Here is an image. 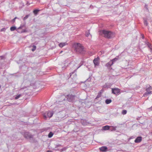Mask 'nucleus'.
I'll return each mask as SVG.
<instances>
[{"label":"nucleus","mask_w":152,"mask_h":152,"mask_svg":"<svg viewBox=\"0 0 152 152\" xmlns=\"http://www.w3.org/2000/svg\"><path fill=\"white\" fill-rule=\"evenodd\" d=\"M99 58L98 57L95 58L93 60V62L95 65V66H98L99 64Z\"/></svg>","instance_id":"obj_6"},{"label":"nucleus","mask_w":152,"mask_h":152,"mask_svg":"<svg viewBox=\"0 0 152 152\" xmlns=\"http://www.w3.org/2000/svg\"><path fill=\"white\" fill-rule=\"evenodd\" d=\"M108 148L105 146H102L99 148V150L102 152H105L107 151Z\"/></svg>","instance_id":"obj_8"},{"label":"nucleus","mask_w":152,"mask_h":152,"mask_svg":"<svg viewBox=\"0 0 152 152\" xmlns=\"http://www.w3.org/2000/svg\"><path fill=\"white\" fill-rule=\"evenodd\" d=\"M104 35L105 37L109 38L110 37L112 33L110 31H107L103 30L101 31Z\"/></svg>","instance_id":"obj_3"},{"label":"nucleus","mask_w":152,"mask_h":152,"mask_svg":"<svg viewBox=\"0 0 152 152\" xmlns=\"http://www.w3.org/2000/svg\"><path fill=\"white\" fill-rule=\"evenodd\" d=\"M89 34H90L89 33L86 34V36L87 37H88L89 35Z\"/></svg>","instance_id":"obj_31"},{"label":"nucleus","mask_w":152,"mask_h":152,"mask_svg":"<svg viewBox=\"0 0 152 152\" xmlns=\"http://www.w3.org/2000/svg\"><path fill=\"white\" fill-rule=\"evenodd\" d=\"M53 134L52 132H50L49 133V134L48 135V137H49V138L53 136Z\"/></svg>","instance_id":"obj_14"},{"label":"nucleus","mask_w":152,"mask_h":152,"mask_svg":"<svg viewBox=\"0 0 152 152\" xmlns=\"http://www.w3.org/2000/svg\"><path fill=\"white\" fill-rule=\"evenodd\" d=\"M61 145L60 144H58V145H56V146L55 148H56L60 146Z\"/></svg>","instance_id":"obj_27"},{"label":"nucleus","mask_w":152,"mask_h":152,"mask_svg":"<svg viewBox=\"0 0 152 152\" xmlns=\"http://www.w3.org/2000/svg\"><path fill=\"white\" fill-rule=\"evenodd\" d=\"M146 92L145 93V94H151L152 91V87L150 86L146 89Z\"/></svg>","instance_id":"obj_7"},{"label":"nucleus","mask_w":152,"mask_h":152,"mask_svg":"<svg viewBox=\"0 0 152 152\" xmlns=\"http://www.w3.org/2000/svg\"><path fill=\"white\" fill-rule=\"evenodd\" d=\"M73 46L77 52L81 53H84V48L81 44L75 43L73 44Z\"/></svg>","instance_id":"obj_1"},{"label":"nucleus","mask_w":152,"mask_h":152,"mask_svg":"<svg viewBox=\"0 0 152 152\" xmlns=\"http://www.w3.org/2000/svg\"><path fill=\"white\" fill-rule=\"evenodd\" d=\"M115 130V128H114V129H113V130Z\"/></svg>","instance_id":"obj_40"},{"label":"nucleus","mask_w":152,"mask_h":152,"mask_svg":"<svg viewBox=\"0 0 152 152\" xmlns=\"http://www.w3.org/2000/svg\"><path fill=\"white\" fill-rule=\"evenodd\" d=\"M83 125H85V124H83Z\"/></svg>","instance_id":"obj_42"},{"label":"nucleus","mask_w":152,"mask_h":152,"mask_svg":"<svg viewBox=\"0 0 152 152\" xmlns=\"http://www.w3.org/2000/svg\"><path fill=\"white\" fill-rule=\"evenodd\" d=\"M66 148H64L62 149H61V151H65L66 150Z\"/></svg>","instance_id":"obj_26"},{"label":"nucleus","mask_w":152,"mask_h":152,"mask_svg":"<svg viewBox=\"0 0 152 152\" xmlns=\"http://www.w3.org/2000/svg\"><path fill=\"white\" fill-rule=\"evenodd\" d=\"M140 117H138L137 118V120H139L140 119Z\"/></svg>","instance_id":"obj_32"},{"label":"nucleus","mask_w":152,"mask_h":152,"mask_svg":"<svg viewBox=\"0 0 152 152\" xmlns=\"http://www.w3.org/2000/svg\"><path fill=\"white\" fill-rule=\"evenodd\" d=\"M64 115H62V116H61V117H64Z\"/></svg>","instance_id":"obj_37"},{"label":"nucleus","mask_w":152,"mask_h":152,"mask_svg":"<svg viewBox=\"0 0 152 152\" xmlns=\"http://www.w3.org/2000/svg\"><path fill=\"white\" fill-rule=\"evenodd\" d=\"M43 118L44 119H46L47 118L46 116L45 115H43Z\"/></svg>","instance_id":"obj_29"},{"label":"nucleus","mask_w":152,"mask_h":152,"mask_svg":"<svg viewBox=\"0 0 152 152\" xmlns=\"http://www.w3.org/2000/svg\"><path fill=\"white\" fill-rule=\"evenodd\" d=\"M118 60V58H113V59L111 60L110 61H112L113 62V64L114 62H115V61H117Z\"/></svg>","instance_id":"obj_17"},{"label":"nucleus","mask_w":152,"mask_h":152,"mask_svg":"<svg viewBox=\"0 0 152 152\" xmlns=\"http://www.w3.org/2000/svg\"><path fill=\"white\" fill-rule=\"evenodd\" d=\"M75 96L72 94H69L67 96V98L69 102H72L74 101Z\"/></svg>","instance_id":"obj_4"},{"label":"nucleus","mask_w":152,"mask_h":152,"mask_svg":"<svg viewBox=\"0 0 152 152\" xmlns=\"http://www.w3.org/2000/svg\"><path fill=\"white\" fill-rule=\"evenodd\" d=\"M67 45V44L66 42H63V43L62 42V43H60L59 44V46L60 47L62 48L63 47L66 45Z\"/></svg>","instance_id":"obj_13"},{"label":"nucleus","mask_w":152,"mask_h":152,"mask_svg":"<svg viewBox=\"0 0 152 152\" xmlns=\"http://www.w3.org/2000/svg\"><path fill=\"white\" fill-rule=\"evenodd\" d=\"M55 108H58V106H56Z\"/></svg>","instance_id":"obj_36"},{"label":"nucleus","mask_w":152,"mask_h":152,"mask_svg":"<svg viewBox=\"0 0 152 152\" xmlns=\"http://www.w3.org/2000/svg\"><path fill=\"white\" fill-rule=\"evenodd\" d=\"M148 45L149 47L151 49V45L150 44H148Z\"/></svg>","instance_id":"obj_30"},{"label":"nucleus","mask_w":152,"mask_h":152,"mask_svg":"<svg viewBox=\"0 0 152 152\" xmlns=\"http://www.w3.org/2000/svg\"><path fill=\"white\" fill-rule=\"evenodd\" d=\"M16 29V28L15 26H12L10 28V30L11 31L15 30Z\"/></svg>","instance_id":"obj_16"},{"label":"nucleus","mask_w":152,"mask_h":152,"mask_svg":"<svg viewBox=\"0 0 152 152\" xmlns=\"http://www.w3.org/2000/svg\"><path fill=\"white\" fill-rule=\"evenodd\" d=\"M4 30H5V28H2L1 29V31H4Z\"/></svg>","instance_id":"obj_33"},{"label":"nucleus","mask_w":152,"mask_h":152,"mask_svg":"<svg viewBox=\"0 0 152 152\" xmlns=\"http://www.w3.org/2000/svg\"><path fill=\"white\" fill-rule=\"evenodd\" d=\"M20 96V95H18L15 97V99H18Z\"/></svg>","instance_id":"obj_23"},{"label":"nucleus","mask_w":152,"mask_h":152,"mask_svg":"<svg viewBox=\"0 0 152 152\" xmlns=\"http://www.w3.org/2000/svg\"><path fill=\"white\" fill-rule=\"evenodd\" d=\"M34 136L33 135H32L28 132H25L23 134L24 137L26 139H29L30 142L34 141Z\"/></svg>","instance_id":"obj_2"},{"label":"nucleus","mask_w":152,"mask_h":152,"mask_svg":"<svg viewBox=\"0 0 152 152\" xmlns=\"http://www.w3.org/2000/svg\"><path fill=\"white\" fill-rule=\"evenodd\" d=\"M126 113L127 111L126 110H124L121 112V113L123 115H125L126 114Z\"/></svg>","instance_id":"obj_21"},{"label":"nucleus","mask_w":152,"mask_h":152,"mask_svg":"<svg viewBox=\"0 0 152 152\" xmlns=\"http://www.w3.org/2000/svg\"><path fill=\"white\" fill-rule=\"evenodd\" d=\"M111 102V100L110 99H107L106 100L105 102L107 104H109Z\"/></svg>","instance_id":"obj_15"},{"label":"nucleus","mask_w":152,"mask_h":152,"mask_svg":"<svg viewBox=\"0 0 152 152\" xmlns=\"http://www.w3.org/2000/svg\"><path fill=\"white\" fill-rule=\"evenodd\" d=\"M61 113H62V112L61 113H60V114H61Z\"/></svg>","instance_id":"obj_41"},{"label":"nucleus","mask_w":152,"mask_h":152,"mask_svg":"<svg viewBox=\"0 0 152 152\" xmlns=\"http://www.w3.org/2000/svg\"><path fill=\"white\" fill-rule=\"evenodd\" d=\"M148 110H150L151 111H152V106L148 108Z\"/></svg>","instance_id":"obj_28"},{"label":"nucleus","mask_w":152,"mask_h":152,"mask_svg":"<svg viewBox=\"0 0 152 152\" xmlns=\"http://www.w3.org/2000/svg\"><path fill=\"white\" fill-rule=\"evenodd\" d=\"M54 113L53 111H49L47 113V116L49 118L51 117Z\"/></svg>","instance_id":"obj_10"},{"label":"nucleus","mask_w":152,"mask_h":152,"mask_svg":"<svg viewBox=\"0 0 152 152\" xmlns=\"http://www.w3.org/2000/svg\"><path fill=\"white\" fill-rule=\"evenodd\" d=\"M28 15H26L25 17H24L23 18V20H25L28 17Z\"/></svg>","instance_id":"obj_25"},{"label":"nucleus","mask_w":152,"mask_h":152,"mask_svg":"<svg viewBox=\"0 0 152 152\" xmlns=\"http://www.w3.org/2000/svg\"><path fill=\"white\" fill-rule=\"evenodd\" d=\"M110 127V126L106 125L102 127V129L104 130H108L109 129Z\"/></svg>","instance_id":"obj_12"},{"label":"nucleus","mask_w":152,"mask_h":152,"mask_svg":"<svg viewBox=\"0 0 152 152\" xmlns=\"http://www.w3.org/2000/svg\"><path fill=\"white\" fill-rule=\"evenodd\" d=\"M62 98V99H61L60 100H59L60 101V100H61V101H62L63 100H64L65 99V96H64V95H62L61 96V97H60V98ZM59 99H60V98H59Z\"/></svg>","instance_id":"obj_20"},{"label":"nucleus","mask_w":152,"mask_h":152,"mask_svg":"<svg viewBox=\"0 0 152 152\" xmlns=\"http://www.w3.org/2000/svg\"><path fill=\"white\" fill-rule=\"evenodd\" d=\"M142 137L139 136L137 137L134 140L135 143H139L141 142Z\"/></svg>","instance_id":"obj_9"},{"label":"nucleus","mask_w":152,"mask_h":152,"mask_svg":"<svg viewBox=\"0 0 152 152\" xmlns=\"http://www.w3.org/2000/svg\"><path fill=\"white\" fill-rule=\"evenodd\" d=\"M32 47H33V48L31 49V50L32 51L34 52L36 49V46L34 45L32 46Z\"/></svg>","instance_id":"obj_19"},{"label":"nucleus","mask_w":152,"mask_h":152,"mask_svg":"<svg viewBox=\"0 0 152 152\" xmlns=\"http://www.w3.org/2000/svg\"><path fill=\"white\" fill-rule=\"evenodd\" d=\"M113 64V62L110 61L109 62L106 64V66L108 68H110Z\"/></svg>","instance_id":"obj_11"},{"label":"nucleus","mask_w":152,"mask_h":152,"mask_svg":"<svg viewBox=\"0 0 152 152\" xmlns=\"http://www.w3.org/2000/svg\"><path fill=\"white\" fill-rule=\"evenodd\" d=\"M101 96V92H100V93H99L98 94L97 96L95 98V99H97V98H99Z\"/></svg>","instance_id":"obj_22"},{"label":"nucleus","mask_w":152,"mask_h":152,"mask_svg":"<svg viewBox=\"0 0 152 152\" xmlns=\"http://www.w3.org/2000/svg\"><path fill=\"white\" fill-rule=\"evenodd\" d=\"M39 11V10H34L33 13L35 15H36L38 13V12Z\"/></svg>","instance_id":"obj_18"},{"label":"nucleus","mask_w":152,"mask_h":152,"mask_svg":"<svg viewBox=\"0 0 152 152\" xmlns=\"http://www.w3.org/2000/svg\"><path fill=\"white\" fill-rule=\"evenodd\" d=\"M60 114H59V117H61V116H60Z\"/></svg>","instance_id":"obj_38"},{"label":"nucleus","mask_w":152,"mask_h":152,"mask_svg":"<svg viewBox=\"0 0 152 152\" xmlns=\"http://www.w3.org/2000/svg\"><path fill=\"white\" fill-rule=\"evenodd\" d=\"M144 36H142V38H144Z\"/></svg>","instance_id":"obj_39"},{"label":"nucleus","mask_w":152,"mask_h":152,"mask_svg":"<svg viewBox=\"0 0 152 152\" xmlns=\"http://www.w3.org/2000/svg\"><path fill=\"white\" fill-rule=\"evenodd\" d=\"M47 152H53L52 151L48 150V151H47Z\"/></svg>","instance_id":"obj_34"},{"label":"nucleus","mask_w":152,"mask_h":152,"mask_svg":"<svg viewBox=\"0 0 152 152\" xmlns=\"http://www.w3.org/2000/svg\"><path fill=\"white\" fill-rule=\"evenodd\" d=\"M120 90L118 88H114L112 89V93L115 94H118L120 92Z\"/></svg>","instance_id":"obj_5"},{"label":"nucleus","mask_w":152,"mask_h":152,"mask_svg":"<svg viewBox=\"0 0 152 152\" xmlns=\"http://www.w3.org/2000/svg\"><path fill=\"white\" fill-rule=\"evenodd\" d=\"M144 24L146 26L148 25V23L146 20H145L144 21Z\"/></svg>","instance_id":"obj_24"},{"label":"nucleus","mask_w":152,"mask_h":152,"mask_svg":"<svg viewBox=\"0 0 152 152\" xmlns=\"http://www.w3.org/2000/svg\"><path fill=\"white\" fill-rule=\"evenodd\" d=\"M72 75V72H71L70 73V76H71Z\"/></svg>","instance_id":"obj_35"}]
</instances>
